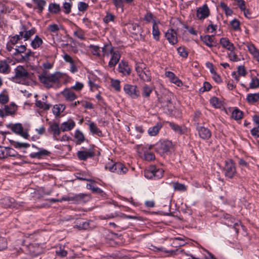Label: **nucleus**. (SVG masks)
<instances>
[{"label":"nucleus","instance_id":"nucleus-31","mask_svg":"<svg viewBox=\"0 0 259 259\" xmlns=\"http://www.w3.org/2000/svg\"><path fill=\"white\" fill-rule=\"evenodd\" d=\"M113 51L114 48L110 44H105L104 47L102 48V55L103 56H109Z\"/></svg>","mask_w":259,"mask_h":259},{"label":"nucleus","instance_id":"nucleus-54","mask_svg":"<svg viewBox=\"0 0 259 259\" xmlns=\"http://www.w3.org/2000/svg\"><path fill=\"white\" fill-rule=\"evenodd\" d=\"M86 196V194L80 193L75 195L73 197H71V199L78 202L82 201Z\"/></svg>","mask_w":259,"mask_h":259},{"label":"nucleus","instance_id":"nucleus-4","mask_svg":"<svg viewBox=\"0 0 259 259\" xmlns=\"http://www.w3.org/2000/svg\"><path fill=\"white\" fill-rule=\"evenodd\" d=\"M136 70L140 78L144 81H150L151 80V73L146 69L145 65L143 63L136 64Z\"/></svg>","mask_w":259,"mask_h":259},{"label":"nucleus","instance_id":"nucleus-43","mask_svg":"<svg viewBox=\"0 0 259 259\" xmlns=\"http://www.w3.org/2000/svg\"><path fill=\"white\" fill-rule=\"evenodd\" d=\"M172 186L175 191L184 192L187 190V187L184 184L178 182L172 183Z\"/></svg>","mask_w":259,"mask_h":259},{"label":"nucleus","instance_id":"nucleus-19","mask_svg":"<svg viewBox=\"0 0 259 259\" xmlns=\"http://www.w3.org/2000/svg\"><path fill=\"white\" fill-rule=\"evenodd\" d=\"M166 123L175 133L179 135L184 134L186 132V128L183 127L173 122L167 121Z\"/></svg>","mask_w":259,"mask_h":259},{"label":"nucleus","instance_id":"nucleus-14","mask_svg":"<svg viewBox=\"0 0 259 259\" xmlns=\"http://www.w3.org/2000/svg\"><path fill=\"white\" fill-rule=\"evenodd\" d=\"M61 131H62L61 129V126L60 127L59 124L56 122L50 125L49 128H48V131L53 134V139L57 141L59 140L57 136L60 135Z\"/></svg>","mask_w":259,"mask_h":259},{"label":"nucleus","instance_id":"nucleus-40","mask_svg":"<svg viewBox=\"0 0 259 259\" xmlns=\"http://www.w3.org/2000/svg\"><path fill=\"white\" fill-rule=\"evenodd\" d=\"M243 112L238 108L234 109L232 113L231 117L236 120H238L242 118Z\"/></svg>","mask_w":259,"mask_h":259},{"label":"nucleus","instance_id":"nucleus-29","mask_svg":"<svg viewBox=\"0 0 259 259\" xmlns=\"http://www.w3.org/2000/svg\"><path fill=\"white\" fill-rule=\"evenodd\" d=\"M4 201L6 203V205L9 207L18 208L20 204L16 202L15 200L11 197H6L4 199Z\"/></svg>","mask_w":259,"mask_h":259},{"label":"nucleus","instance_id":"nucleus-8","mask_svg":"<svg viewBox=\"0 0 259 259\" xmlns=\"http://www.w3.org/2000/svg\"><path fill=\"white\" fill-rule=\"evenodd\" d=\"M196 128L200 138L203 140H208L211 137V133L208 128L200 126L199 123H197Z\"/></svg>","mask_w":259,"mask_h":259},{"label":"nucleus","instance_id":"nucleus-18","mask_svg":"<svg viewBox=\"0 0 259 259\" xmlns=\"http://www.w3.org/2000/svg\"><path fill=\"white\" fill-rule=\"evenodd\" d=\"M35 32L36 29L34 28L27 30L24 26L22 27L20 31V33H22V38H24V40H28Z\"/></svg>","mask_w":259,"mask_h":259},{"label":"nucleus","instance_id":"nucleus-64","mask_svg":"<svg viewBox=\"0 0 259 259\" xmlns=\"http://www.w3.org/2000/svg\"><path fill=\"white\" fill-rule=\"evenodd\" d=\"M72 7V4L70 3L65 2L63 4V8L65 10L64 13L65 14H69L71 12V9Z\"/></svg>","mask_w":259,"mask_h":259},{"label":"nucleus","instance_id":"nucleus-62","mask_svg":"<svg viewBox=\"0 0 259 259\" xmlns=\"http://www.w3.org/2000/svg\"><path fill=\"white\" fill-rule=\"evenodd\" d=\"M7 147L0 146V159L7 158Z\"/></svg>","mask_w":259,"mask_h":259},{"label":"nucleus","instance_id":"nucleus-59","mask_svg":"<svg viewBox=\"0 0 259 259\" xmlns=\"http://www.w3.org/2000/svg\"><path fill=\"white\" fill-rule=\"evenodd\" d=\"M178 53L179 55L183 58H187L188 55V52L184 47H179L177 49Z\"/></svg>","mask_w":259,"mask_h":259},{"label":"nucleus","instance_id":"nucleus-12","mask_svg":"<svg viewBox=\"0 0 259 259\" xmlns=\"http://www.w3.org/2000/svg\"><path fill=\"white\" fill-rule=\"evenodd\" d=\"M118 71L122 73L123 75L128 76L131 74V69L128 64V63L124 60H122L118 64Z\"/></svg>","mask_w":259,"mask_h":259},{"label":"nucleus","instance_id":"nucleus-48","mask_svg":"<svg viewBox=\"0 0 259 259\" xmlns=\"http://www.w3.org/2000/svg\"><path fill=\"white\" fill-rule=\"evenodd\" d=\"M226 219H229L230 218L231 220H226L227 222H226L225 223L227 224L228 226H231L232 225V224L233 223V227L236 230V232L238 231V228H237V226L239 225L238 222H235V219L234 218H231L229 214H227L226 217H225Z\"/></svg>","mask_w":259,"mask_h":259},{"label":"nucleus","instance_id":"nucleus-47","mask_svg":"<svg viewBox=\"0 0 259 259\" xmlns=\"http://www.w3.org/2000/svg\"><path fill=\"white\" fill-rule=\"evenodd\" d=\"M89 48L93 55L96 56L98 57H100L101 56L100 49L99 46L91 45Z\"/></svg>","mask_w":259,"mask_h":259},{"label":"nucleus","instance_id":"nucleus-30","mask_svg":"<svg viewBox=\"0 0 259 259\" xmlns=\"http://www.w3.org/2000/svg\"><path fill=\"white\" fill-rule=\"evenodd\" d=\"M35 106L39 109L44 110H48L51 107V104L47 102H42L40 100H36L35 102Z\"/></svg>","mask_w":259,"mask_h":259},{"label":"nucleus","instance_id":"nucleus-58","mask_svg":"<svg viewBox=\"0 0 259 259\" xmlns=\"http://www.w3.org/2000/svg\"><path fill=\"white\" fill-rule=\"evenodd\" d=\"M210 104L215 108H219L221 106V103L220 102L218 98L217 97H212L210 100Z\"/></svg>","mask_w":259,"mask_h":259},{"label":"nucleus","instance_id":"nucleus-56","mask_svg":"<svg viewBox=\"0 0 259 259\" xmlns=\"http://www.w3.org/2000/svg\"><path fill=\"white\" fill-rule=\"evenodd\" d=\"M211 73L212 75L213 79L217 83H221L222 81L221 76L220 75L217 73V72L214 71V68H212L211 69Z\"/></svg>","mask_w":259,"mask_h":259},{"label":"nucleus","instance_id":"nucleus-51","mask_svg":"<svg viewBox=\"0 0 259 259\" xmlns=\"http://www.w3.org/2000/svg\"><path fill=\"white\" fill-rule=\"evenodd\" d=\"M129 29L133 33L137 34L140 32L141 27L137 24H132L130 25Z\"/></svg>","mask_w":259,"mask_h":259},{"label":"nucleus","instance_id":"nucleus-27","mask_svg":"<svg viewBox=\"0 0 259 259\" xmlns=\"http://www.w3.org/2000/svg\"><path fill=\"white\" fill-rule=\"evenodd\" d=\"M11 68L6 60L0 61V72L4 74H8L10 72Z\"/></svg>","mask_w":259,"mask_h":259},{"label":"nucleus","instance_id":"nucleus-61","mask_svg":"<svg viewBox=\"0 0 259 259\" xmlns=\"http://www.w3.org/2000/svg\"><path fill=\"white\" fill-rule=\"evenodd\" d=\"M173 243L176 245L175 247L177 245L182 246L185 245V242L183 239L180 237H176L174 239Z\"/></svg>","mask_w":259,"mask_h":259},{"label":"nucleus","instance_id":"nucleus-44","mask_svg":"<svg viewBox=\"0 0 259 259\" xmlns=\"http://www.w3.org/2000/svg\"><path fill=\"white\" fill-rule=\"evenodd\" d=\"M152 91V88L148 85L147 84H145L142 89V95L145 98H148L150 96Z\"/></svg>","mask_w":259,"mask_h":259},{"label":"nucleus","instance_id":"nucleus-3","mask_svg":"<svg viewBox=\"0 0 259 259\" xmlns=\"http://www.w3.org/2000/svg\"><path fill=\"white\" fill-rule=\"evenodd\" d=\"M223 171L225 177L228 179H233L236 175V167L233 160H229L225 161Z\"/></svg>","mask_w":259,"mask_h":259},{"label":"nucleus","instance_id":"nucleus-16","mask_svg":"<svg viewBox=\"0 0 259 259\" xmlns=\"http://www.w3.org/2000/svg\"><path fill=\"white\" fill-rule=\"evenodd\" d=\"M220 43L224 49L230 52H234L236 49L233 44L227 37L221 38Z\"/></svg>","mask_w":259,"mask_h":259},{"label":"nucleus","instance_id":"nucleus-21","mask_svg":"<svg viewBox=\"0 0 259 259\" xmlns=\"http://www.w3.org/2000/svg\"><path fill=\"white\" fill-rule=\"evenodd\" d=\"M201 40L208 47L211 48L213 46L214 41V35H205L200 36Z\"/></svg>","mask_w":259,"mask_h":259},{"label":"nucleus","instance_id":"nucleus-32","mask_svg":"<svg viewBox=\"0 0 259 259\" xmlns=\"http://www.w3.org/2000/svg\"><path fill=\"white\" fill-rule=\"evenodd\" d=\"M246 100L250 104H254L259 100V93L248 94Z\"/></svg>","mask_w":259,"mask_h":259},{"label":"nucleus","instance_id":"nucleus-50","mask_svg":"<svg viewBox=\"0 0 259 259\" xmlns=\"http://www.w3.org/2000/svg\"><path fill=\"white\" fill-rule=\"evenodd\" d=\"M259 87V79L255 76L251 78V80L249 83V88L254 89Z\"/></svg>","mask_w":259,"mask_h":259},{"label":"nucleus","instance_id":"nucleus-10","mask_svg":"<svg viewBox=\"0 0 259 259\" xmlns=\"http://www.w3.org/2000/svg\"><path fill=\"white\" fill-rule=\"evenodd\" d=\"M32 147L37 149L38 151L37 152H33L30 154L29 156L31 158L41 159L45 156H48L50 154V152L47 150L38 148L34 145H32Z\"/></svg>","mask_w":259,"mask_h":259},{"label":"nucleus","instance_id":"nucleus-25","mask_svg":"<svg viewBox=\"0 0 259 259\" xmlns=\"http://www.w3.org/2000/svg\"><path fill=\"white\" fill-rule=\"evenodd\" d=\"M162 127V124L160 122H157L155 125L149 128L148 133L150 136H155L159 133Z\"/></svg>","mask_w":259,"mask_h":259},{"label":"nucleus","instance_id":"nucleus-45","mask_svg":"<svg viewBox=\"0 0 259 259\" xmlns=\"http://www.w3.org/2000/svg\"><path fill=\"white\" fill-rule=\"evenodd\" d=\"M49 11L50 13L56 14L60 11L59 5L55 3H51L49 6Z\"/></svg>","mask_w":259,"mask_h":259},{"label":"nucleus","instance_id":"nucleus-49","mask_svg":"<svg viewBox=\"0 0 259 259\" xmlns=\"http://www.w3.org/2000/svg\"><path fill=\"white\" fill-rule=\"evenodd\" d=\"M92 221H87L80 223L77 225V227L79 229L88 230L91 229L92 227L90 226V224Z\"/></svg>","mask_w":259,"mask_h":259},{"label":"nucleus","instance_id":"nucleus-42","mask_svg":"<svg viewBox=\"0 0 259 259\" xmlns=\"http://www.w3.org/2000/svg\"><path fill=\"white\" fill-rule=\"evenodd\" d=\"M9 100V95L7 90H3L2 93L0 94V103L2 104H5L8 102Z\"/></svg>","mask_w":259,"mask_h":259},{"label":"nucleus","instance_id":"nucleus-55","mask_svg":"<svg viewBox=\"0 0 259 259\" xmlns=\"http://www.w3.org/2000/svg\"><path fill=\"white\" fill-rule=\"evenodd\" d=\"M228 57L229 60L232 62H238L240 61V59L234 52H230V53H228Z\"/></svg>","mask_w":259,"mask_h":259},{"label":"nucleus","instance_id":"nucleus-17","mask_svg":"<svg viewBox=\"0 0 259 259\" xmlns=\"http://www.w3.org/2000/svg\"><path fill=\"white\" fill-rule=\"evenodd\" d=\"M166 77L168 78L169 81L175 84L178 87H181L183 85L182 81L179 79V78L176 76V75L171 71H166L165 73Z\"/></svg>","mask_w":259,"mask_h":259},{"label":"nucleus","instance_id":"nucleus-20","mask_svg":"<svg viewBox=\"0 0 259 259\" xmlns=\"http://www.w3.org/2000/svg\"><path fill=\"white\" fill-rule=\"evenodd\" d=\"M62 95L67 101H72L75 100L77 98V96L75 95V94L68 89H65L62 92Z\"/></svg>","mask_w":259,"mask_h":259},{"label":"nucleus","instance_id":"nucleus-46","mask_svg":"<svg viewBox=\"0 0 259 259\" xmlns=\"http://www.w3.org/2000/svg\"><path fill=\"white\" fill-rule=\"evenodd\" d=\"M22 39V33L19 32V34H16L13 36H10L9 43H11L12 45H14L17 44L18 41Z\"/></svg>","mask_w":259,"mask_h":259},{"label":"nucleus","instance_id":"nucleus-24","mask_svg":"<svg viewBox=\"0 0 259 259\" xmlns=\"http://www.w3.org/2000/svg\"><path fill=\"white\" fill-rule=\"evenodd\" d=\"M114 172L119 175L125 174L128 170V169L122 163L120 162L115 163Z\"/></svg>","mask_w":259,"mask_h":259},{"label":"nucleus","instance_id":"nucleus-22","mask_svg":"<svg viewBox=\"0 0 259 259\" xmlns=\"http://www.w3.org/2000/svg\"><path fill=\"white\" fill-rule=\"evenodd\" d=\"M172 147V144L171 141L165 140L158 145V147L163 153L168 152Z\"/></svg>","mask_w":259,"mask_h":259},{"label":"nucleus","instance_id":"nucleus-28","mask_svg":"<svg viewBox=\"0 0 259 259\" xmlns=\"http://www.w3.org/2000/svg\"><path fill=\"white\" fill-rule=\"evenodd\" d=\"M16 110V106L14 103H11L9 105L5 106L4 113L6 117L9 115H13L14 114Z\"/></svg>","mask_w":259,"mask_h":259},{"label":"nucleus","instance_id":"nucleus-63","mask_svg":"<svg viewBox=\"0 0 259 259\" xmlns=\"http://www.w3.org/2000/svg\"><path fill=\"white\" fill-rule=\"evenodd\" d=\"M144 158L146 161H152L155 159V155L151 152H145L144 155Z\"/></svg>","mask_w":259,"mask_h":259},{"label":"nucleus","instance_id":"nucleus-60","mask_svg":"<svg viewBox=\"0 0 259 259\" xmlns=\"http://www.w3.org/2000/svg\"><path fill=\"white\" fill-rule=\"evenodd\" d=\"M13 146L16 148H28L29 147L30 145L28 143H21L19 142H14L13 143Z\"/></svg>","mask_w":259,"mask_h":259},{"label":"nucleus","instance_id":"nucleus-37","mask_svg":"<svg viewBox=\"0 0 259 259\" xmlns=\"http://www.w3.org/2000/svg\"><path fill=\"white\" fill-rule=\"evenodd\" d=\"M65 108V106L64 105H56L53 107L52 110L53 113L55 116H58L60 115V113L64 110Z\"/></svg>","mask_w":259,"mask_h":259},{"label":"nucleus","instance_id":"nucleus-26","mask_svg":"<svg viewBox=\"0 0 259 259\" xmlns=\"http://www.w3.org/2000/svg\"><path fill=\"white\" fill-rule=\"evenodd\" d=\"M75 123L73 120L64 122L61 125V129L63 132L70 131L74 128Z\"/></svg>","mask_w":259,"mask_h":259},{"label":"nucleus","instance_id":"nucleus-7","mask_svg":"<svg viewBox=\"0 0 259 259\" xmlns=\"http://www.w3.org/2000/svg\"><path fill=\"white\" fill-rule=\"evenodd\" d=\"M125 93L132 99H137L140 96V91L137 85L125 84L123 87Z\"/></svg>","mask_w":259,"mask_h":259},{"label":"nucleus","instance_id":"nucleus-5","mask_svg":"<svg viewBox=\"0 0 259 259\" xmlns=\"http://www.w3.org/2000/svg\"><path fill=\"white\" fill-rule=\"evenodd\" d=\"M95 155V151L94 147L86 149L81 147V150L77 152V156L80 160L85 161L88 158H92Z\"/></svg>","mask_w":259,"mask_h":259},{"label":"nucleus","instance_id":"nucleus-35","mask_svg":"<svg viewBox=\"0 0 259 259\" xmlns=\"http://www.w3.org/2000/svg\"><path fill=\"white\" fill-rule=\"evenodd\" d=\"M33 2L36 5L38 13H41L45 7L46 5L45 0H32Z\"/></svg>","mask_w":259,"mask_h":259},{"label":"nucleus","instance_id":"nucleus-41","mask_svg":"<svg viewBox=\"0 0 259 259\" xmlns=\"http://www.w3.org/2000/svg\"><path fill=\"white\" fill-rule=\"evenodd\" d=\"M111 86L116 91H121L120 81L119 79H111Z\"/></svg>","mask_w":259,"mask_h":259},{"label":"nucleus","instance_id":"nucleus-9","mask_svg":"<svg viewBox=\"0 0 259 259\" xmlns=\"http://www.w3.org/2000/svg\"><path fill=\"white\" fill-rule=\"evenodd\" d=\"M210 14L209 9L207 4L203 5L197 10V17L199 20H203L207 17Z\"/></svg>","mask_w":259,"mask_h":259},{"label":"nucleus","instance_id":"nucleus-52","mask_svg":"<svg viewBox=\"0 0 259 259\" xmlns=\"http://www.w3.org/2000/svg\"><path fill=\"white\" fill-rule=\"evenodd\" d=\"M73 35L78 39L80 40H84V33L83 31L81 29H78L73 32Z\"/></svg>","mask_w":259,"mask_h":259},{"label":"nucleus","instance_id":"nucleus-15","mask_svg":"<svg viewBox=\"0 0 259 259\" xmlns=\"http://www.w3.org/2000/svg\"><path fill=\"white\" fill-rule=\"evenodd\" d=\"M165 35L169 43L172 45H174L178 42L177 33L174 29H168L165 33Z\"/></svg>","mask_w":259,"mask_h":259},{"label":"nucleus","instance_id":"nucleus-39","mask_svg":"<svg viewBox=\"0 0 259 259\" xmlns=\"http://www.w3.org/2000/svg\"><path fill=\"white\" fill-rule=\"evenodd\" d=\"M152 34L153 38L156 40L159 39L160 32L157 24L155 21H154L152 27Z\"/></svg>","mask_w":259,"mask_h":259},{"label":"nucleus","instance_id":"nucleus-33","mask_svg":"<svg viewBox=\"0 0 259 259\" xmlns=\"http://www.w3.org/2000/svg\"><path fill=\"white\" fill-rule=\"evenodd\" d=\"M42 39L38 35H36L34 38L31 41L30 45L34 49L38 48L42 44Z\"/></svg>","mask_w":259,"mask_h":259},{"label":"nucleus","instance_id":"nucleus-1","mask_svg":"<svg viewBox=\"0 0 259 259\" xmlns=\"http://www.w3.org/2000/svg\"><path fill=\"white\" fill-rule=\"evenodd\" d=\"M66 76L65 74L60 72L51 74L45 71L38 76V79L47 89H58L61 86Z\"/></svg>","mask_w":259,"mask_h":259},{"label":"nucleus","instance_id":"nucleus-34","mask_svg":"<svg viewBox=\"0 0 259 259\" xmlns=\"http://www.w3.org/2000/svg\"><path fill=\"white\" fill-rule=\"evenodd\" d=\"M74 137L76 139V143L77 145H79L82 143L85 140L84 135L80 131L78 130H77L75 131Z\"/></svg>","mask_w":259,"mask_h":259},{"label":"nucleus","instance_id":"nucleus-11","mask_svg":"<svg viewBox=\"0 0 259 259\" xmlns=\"http://www.w3.org/2000/svg\"><path fill=\"white\" fill-rule=\"evenodd\" d=\"M11 128L14 133L20 135L25 139H27L29 136L27 132L23 131V128L21 123H17L12 124Z\"/></svg>","mask_w":259,"mask_h":259},{"label":"nucleus","instance_id":"nucleus-38","mask_svg":"<svg viewBox=\"0 0 259 259\" xmlns=\"http://www.w3.org/2000/svg\"><path fill=\"white\" fill-rule=\"evenodd\" d=\"M8 157H13L17 159H20L21 156L14 149L7 147V158Z\"/></svg>","mask_w":259,"mask_h":259},{"label":"nucleus","instance_id":"nucleus-2","mask_svg":"<svg viewBox=\"0 0 259 259\" xmlns=\"http://www.w3.org/2000/svg\"><path fill=\"white\" fill-rule=\"evenodd\" d=\"M164 171L155 165L148 167L144 171V176L149 179L154 178L158 179L162 177Z\"/></svg>","mask_w":259,"mask_h":259},{"label":"nucleus","instance_id":"nucleus-53","mask_svg":"<svg viewBox=\"0 0 259 259\" xmlns=\"http://www.w3.org/2000/svg\"><path fill=\"white\" fill-rule=\"evenodd\" d=\"M115 18V17L113 14L110 13H107L106 15L103 18V21L105 23H108L109 22H113Z\"/></svg>","mask_w":259,"mask_h":259},{"label":"nucleus","instance_id":"nucleus-36","mask_svg":"<svg viewBox=\"0 0 259 259\" xmlns=\"http://www.w3.org/2000/svg\"><path fill=\"white\" fill-rule=\"evenodd\" d=\"M220 7L225 12V14L227 16H230L233 14L232 10L224 2H221L220 3Z\"/></svg>","mask_w":259,"mask_h":259},{"label":"nucleus","instance_id":"nucleus-6","mask_svg":"<svg viewBox=\"0 0 259 259\" xmlns=\"http://www.w3.org/2000/svg\"><path fill=\"white\" fill-rule=\"evenodd\" d=\"M15 75L12 77V80L16 82H19L18 80L26 79L29 77V73L27 70L21 65L15 69Z\"/></svg>","mask_w":259,"mask_h":259},{"label":"nucleus","instance_id":"nucleus-13","mask_svg":"<svg viewBox=\"0 0 259 259\" xmlns=\"http://www.w3.org/2000/svg\"><path fill=\"white\" fill-rule=\"evenodd\" d=\"M110 55H111V58L108 63V66L110 68H113L118 63L121 55L118 50H114Z\"/></svg>","mask_w":259,"mask_h":259},{"label":"nucleus","instance_id":"nucleus-57","mask_svg":"<svg viewBox=\"0 0 259 259\" xmlns=\"http://www.w3.org/2000/svg\"><path fill=\"white\" fill-rule=\"evenodd\" d=\"M88 7V4L83 2H79L77 5L78 10L80 12H84L86 11Z\"/></svg>","mask_w":259,"mask_h":259},{"label":"nucleus","instance_id":"nucleus-23","mask_svg":"<svg viewBox=\"0 0 259 259\" xmlns=\"http://www.w3.org/2000/svg\"><path fill=\"white\" fill-rule=\"evenodd\" d=\"M89 126L90 131L93 135H96L99 137L103 136L102 131L94 122H91L89 124Z\"/></svg>","mask_w":259,"mask_h":259}]
</instances>
